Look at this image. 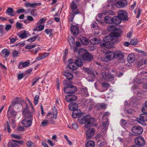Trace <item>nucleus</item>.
Instances as JSON below:
<instances>
[{"label":"nucleus","mask_w":147,"mask_h":147,"mask_svg":"<svg viewBox=\"0 0 147 147\" xmlns=\"http://www.w3.org/2000/svg\"><path fill=\"white\" fill-rule=\"evenodd\" d=\"M120 36L119 33L117 32H115L110 35H108L105 36L103 38V40L105 42L101 43L100 44V47L102 49H104L105 48H111L113 47V43H108L113 39L115 37H118Z\"/></svg>","instance_id":"obj_1"},{"label":"nucleus","mask_w":147,"mask_h":147,"mask_svg":"<svg viewBox=\"0 0 147 147\" xmlns=\"http://www.w3.org/2000/svg\"><path fill=\"white\" fill-rule=\"evenodd\" d=\"M78 122L80 124L85 123L84 127L86 129L91 126H97V124L94 123L95 120L93 117H90L88 116L80 117L78 119Z\"/></svg>","instance_id":"obj_2"},{"label":"nucleus","mask_w":147,"mask_h":147,"mask_svg":"<svg viewBox=\"0 0 147 147\" xmlns=\"http://www.w3.org/2000/svg\"><path fill=\"white\" fill-rule=\"evenodd\" d=\"M23 114L25 117L22 122L23 125L26 127L30 126L33 120L32 113L28 111L27 108H26L24 110Z\"/></svg>","instance_id":"obj_3"},{"label":"nucleus","mask_w":147,"mask_h":147,"mask_svg":"<svg viewBox=\"0 0 147 147\" xmlns=\"http://www.w3.org/2000/svg\"><path fill=\"white\" fill-rule=\"evenodd\" d=\"M101 52L102 53L106 54L107 55L101 58V60L104 61L108 62L115 58V53L113 52L108 51L107 49H101Z\"/></svg>","instance_id":"obj_4"},{"label":"nucleus","mask_w":147,"mask_h":147,"mask_svg":"<svg viewBox=\"0 0 147 147\" xmlns=\"http://www.w3.org/2000/svg\"><path fill=\"white\" fill-rule=\"evenodd\" d=\"M70 7L72 11L69 16L68 20L69 22L73 23V20L76 14L79 13V12L77 8V5L74 1L71 3Z\"/></svg>","instance_id":"obj_5"},{"label":"nucleus","mask_w":147,"mask_h":147,"mask_svg":"<svg viewBox=\"0 0 147 147\" xmlns=\"http://www.w3.org/2000/svg\"><path fill=\"white\" fill-rule=\"evenodd\" d=\"M85 50L83 49H80L78 53L80 55H82V59L85 61H90L93 58L92 55L88 52H85Z\"/></svg>","instance_id":"obj_6"},{"label":"nucleus","mask_w":147,"mask_h":147,"mask_svg":"<svg viewBox=\"0 0 147 147\" xmlns=\"http://www.w3.org/2000/svg\"><path fill=\"white\" fill-rule=\"evenodd\" d=\"M75 61V62H71L69 63L68 64L69 69L72 70L78 69L79 67L81 66L82 64L81 59L78 57L76 58Z\"/></svg>","instance_id":"obj_7"},{"label":"nucleus","mask_w":147,"mask_h":147,"mask_svg":"<svg viewBox=\"0 0 147 147\" xmlns=\"http://www.w3.org/2000/svg\"><path fill=\"white\" fill-rule=\"evenodd\" d=\"M66 81H63V83L65 85H66L67 86L64 88V91L65 92L67 93H74L77 91V88L76 87L72 85H67L66 83L65 82Z\"/></svg>","instance_id":"obj_8"},{"label":"nucleus","mask_w":147,"mask_h":147,"mask_svg":"<svg viewBox=\"0 0 147 147\" xmlns=\"http://www.w3.org/2000/svg\"><path fill=\"white\" fill-rule=\"evenodd\" d=\"M21 101L23 102L22 103V105L23 107H25V108H27V105L26 102L23 101L21 99H19L18 98H16L15 100L9 106V107L13 108V107L16 105L20 103L19 102Z\"/></svg>","instance_id":"obj_9"},{"label":"nucleus","mask_w":147,"mask_h":147,"mask_svg":"<svg viewBox=\"0 0 147 147\" xmlns=\"http://www.w3.org/2000/svg\"><path fill=\"white\" fill-rule=\"evenodd\" d=\"M124 53L120 51H117L115 53V58L117 59L118 62L123 63L124 61Z\"/></svg>","instance_id":"obj_10"},{"label":"nucleus","mask_w":147,"mask_h":147,"mask_svg":"<svg viewBox=\"0 0 147 147\" xmlns=\"http://www.w3.org/2000/svg\"><path fill=\"white\" fill-rule=\"evenodd\" d=\"M137 121L138 122L142 125H146L145 122L147 121V114L142 113L141 114L139 118L137 120Z\"/></svg>","instance_id":"obj_11"},{"label":"nucleus","mask_w":147,"mask_h":147,"mask_svg":"<svg viewBox=\"0 0 147 147\" xmlns=\"http://www.w3.org/2000/svg\"><path fill=\"white\" fill-rule=\"evenodd\" d=\"M131 131L135 135H138L142 133L143 129L141 127L136 126L132 128Z\"/></svg>","instance_id":"obj_12"},{"label":"nucleus","mask_w":147,"mask_h":147,"mask_svg":"<svg viewBox=\"0 0 147 147\" xmlns=\"http://www.w3.org/2000/svg\"><path fill=\"white\" fill-rule=\"evenodd\" d=\"M134 141L136 144L138 146H143L145 144L144 138L141 136L136 138L135 139Z\"/></svg>","instance_id":"obj_13"},{"label":"nucleus","mask_w":147,"mask_h":147,"mask_svg":"<svg viewBox=\"0 0 147 147\" xmlns=\"http://www.w3.org/2000/svg\"><path fill=\"white\" fill-rule=\"evenodd\" d=\"M118 15L121 20L127 21L128 20L127 13L124 11L121 10L118 11Z\"/></svg>","instance_id":"obj_14"},{"label":"nucleus","mask_w":147,"mask_h":147,"mask_svg":"<svg viewBox=\"0 0 147 147\" xmlns=\"http://www.w3.org/2000/svg\"><path fill=\"white\" fill-rule=\"evenodd\" d=\"M127 4V1L126 0H121L117 2L115 5L118 8H122L126 6Z\"/></svg>","instance_id":"obj_15"},{"label":"nucleus","mask_w":147,"mask_h":147,"mask_svg":"<svg viewBox=\"0 0 147 147\" xmlns=\"http://www.w3.org/2000/svg\"><path fill=\"white\" fill-rule=\"evenodd\" d=\"M17 115V112L12 109V108L9 107L7 111V116L8 119L11 117H15Z\"/></svg>","instance_id":"obj_16"},{"label":"nucleus","mask_w":147,"mask_h":147,"mask_svg":"<svg viewBox=\"0 0 147 147\" xmlns=\"http://www.w3.org/2000/svg\"><path fill=\"white\" fill-rule=\"evenodd\" d=\"M102 78L108 81L112 80L113 78V76L111 75L109 73L104 71L102 73Z\"/></svg>","instance_id":"obj_17"},{"label":"nucleus","mask_w":147,"mask_h":147,"mask_svg":"<svg viewBox=\"0 0 147 147\" xmlns=\"http://www.w3.org/2000/svg\"><path fill=\"white\" fill-rule=\"evenodd\" d=\"M94 132L95 130L93 128L87 130L86 132V138L87 139H91Z\"/></svg>","instance_id":"obj_18"},{"label":"nucleus","mask_w":147,"mask_h":147,"mask_svg":"<svg viewBox=\"0 0 147 147\" xmlns=\"http://www.w3.org/2000/svg\"><path fill=\"white\" fill-rule=\"evenodd\" d=\"M77 99V96L76 95L70 94L66 96L65 97L66 100L68 102H71L74 101Z\"/></svg>","instance_id":"obj_19"},{"label":"nucleus","mask_w":147,"mask_h":147,"mask_svg":"<svg viewBox=\"0 0 147 147\" xmlns=\"http://www.w3.org/2000/svg\"><path fill=\"white\" fill-rule=\"evenodd\" d=\"M70 110L72 111H75L78 108V105L75 102H72L68 106Z\"/></svg>","instance_id":"obj_20"},{"label":"nucleus","mask_w":147,"mask_h":147,"mask_svg":"<svg viewBox=\"0 0 147 147\" xmlns=\"http://www.w3.org/2000/svg\"><path fill=\"white\" fill-rule=\"evenodd\" d=\"M82 114V112L80 109H78L73 112L72 113V116L73 118H76L79 117Z\"/></svg>","instance_id":"obj_21"},{"label":"nucleus","mask_w":147,"mask_h":147,"mask_svg":"<svg viewBox=\"0 0 147 147\" xmlns=\"http://www.w3.org/2000/svg\"><path fill=\"white\" fill-rule=\"evenodd\" d=\"M127 59L129 63H132L136 59L135 56L134 54H129L127 57Z\"/></svg>","instance_id":"obj_22"},{"label":"nucleus","mask_w":147,"mask_h":147,"mask_svg":"<svg viewBox=\"0 0 147 147\" xmlns=\"http://www.w3.org/2000/svg\"><path fill=\"white\" fill-rule=\"evenodd\" d=\"M70 30L74 35L76 36L78 34L79 27L76 26H72L70 28Z\"/></svg>","instance_id":"obj_23"},{"label":"nucleus","mask_w":147,"mask_h":147,"mask_svg":"<svg viewBox=\"0 0 147 147\" xmlns=\"http://www.w3.org/2000/svg\"><path fill=\"white\" fill-rule=\"evenodd\" d=\"M112 24L114 23L116 24H118L121 22L122 20L117 16H114L113 18Z\"/></svg>","instance_id":"obj_24"},{"label":"nucleus","mask_w":147,"mask_h":147,"mask_svg":"<svg viewBox=\"0 0 147 147\" xmlns=\"http://www.w3.org/2000/svg\"><path fill=\"white\" fill-rule=\"evenodd\" d=\"M30 64V62L27 61H25L24 62H20L19 64L18 68L19 69H22L23 68L28 66Z\"/></svg>","instance_id":"obj_25"},{"label":"nucleus","mask_w":147,"mask_h":147,"mask_svg":"<svg viewBox=\"0 0 147 147\" xmlns=\"http://www.w3.org/2000/svg\"><path fill=\"white\" fill-rule=\"evenodd\" d=\"M107 105L103 103L97 104L95 106L96 109L98 110L105 109Z\"/></svg>","instance_id":"obj_26"},{"label":"nucleus","mask_w":147,"mask_h":147,"mask_svg":"<svg viewBox=\"0 0 147 147\" xmlns=\"http://www.w3.org/2000/svg\"><path fill=\"white\" fill-rule=\"evenodd\" d=\"M113 18L109 16H106L104 18V22L106 23L112 24Z\"/></svg>","instance_id":"obj_27"},{"label":"nucleus","mask_w":147,"mask_h":147,"mask_svg":"<svg viewBox=\"0 0 147 147\" xmlns=\"http://www.w3.org/2000/svg\"><path fill=\"white\" fill-rule=\"evenodd\" d=\"M63 75L68 80H72L73 77V75L71 73L67 72H64Z\"/></svg>","instance_id":"obj_28"},{"label":"nucleus","mask_w":147,"mask_h":147,"mask_svg":"<svg viewBox=\"0 0 147 147\" xmlns=\"http://www.w3.org/2000/svg\"><path fill=\"white\" fill-rule=\"evenodd\" d=\"M2 55L5 58H7L9 55L10 53L7 49H4L1 51Z\"/></svg>","instance_id":"obj_29"},{"label":"nucleus","mask_w":147,"mask_h":147,"mask_svg":"<svg viewBox=\"0 0 147 147\" xmlns=\"http://www.w3.org/2000/svg\"><path fill=\"white\" fill-rule=\"evenodd\" d=\"M14 10L11 8H8L6 10V13H7L8 15L11 16H14L15 14L14 13Z\"/></svg>","instance_id":"obj_30"},{"label":"nucleus","mask_w":147,"mask_h":147,"mask_svg":"<svg viewBox=\"0 0 147 147\" xmlns=\"http://www.w3.org/2000/svg\"><path fill=\"white\" fill-rule=\"evenodd\" d=\"M80 40L83 45H88V40L86 38L82 37L80 38Z\"/></svg>","instance_id":"obj_31"},{"label":"nucleus","mask_w":147,"mask_h":147,"mask_svg":"<svg viewBox=\"0 0 147 147\" xmlns=\"http://www.w3.org/2000/svg\"><path fill=\"white\" fill-rule=\"evenodd\" d=\"M108 125V121L107 120L105 121V122H103L102 123V125L101 126L102 130H104L106 131V130L107 129Z\"/></svg>","instance_id":"obj_32"},{"label":"nucleus","mask_w":147,"mask_h":147,"mask_svg":"<svg viewBox=\"0 0 147 147\" xmlns=\"http://www.w3.org/2000/svg\"><path fill=\"white\" fill-rule=\"evenodd\" d=\"M100 42V40L99 38H96L92 39L90 40V42L93 45L97 44Z\"/></svg>","instance_id":"obj_33"},{"label":"nucleus","mask_w":147,"mask_h":147,"mask_svg":"<svg viewBox=\"0 0 147 147\" xmlns=\"http://www.w3.org/2000/svg\"><path fill=\"white\" fill-rule=\"evenodd\" d=\"M68 41L69 43V44L72 47L74 45L75 43V40L74 38L72 36H69L68 38Z\"/></svg>","instance_id":"obj_34"},{"label":"nucleus","mask_w":147,"mask_h":147,"mask_svg":"<svg viewBox=\"0 0 147 147\" xmlns=\"http://www.w3.org/2000/svg\"><path fill=\"white\" fill-rule=\"evenodd\" d=\"M94 142L91 140L88 141L86 144V147H94Z\"/></svg>","instance_id":"obj_35"},{"label":"nucleus","mask_w":147,"mask_h":147,"mask_svg":"<svg viewBox=\"0 0 147 147\" xmlns=\"http://www.w3.org/2000/svg\"><path fill=\"white\" fill-rule=\"evenodd\" d=\"M28 34V33H27L26 31H24L21 33L19 35V36L20 38L23 39L27 37Z\"/></svg>","instance_id":"obj_36"},{"label":"nucleus","mask_w":147,"mask_h":147,"mask_svg":"<svg viewBox=\"0 0 147 147\" xmlns=\"http://www.w3.org/2000/svg\"><path fill=\"white\" fill-rule=\"evenodd\" d=\"M107 29L108 30L113 32L116 30V28L113 25L109 26L107 27Z\"/></svg>","instance_id":"obj_37"},{"label":"nucleus","mask_w":147,"mask_h":147,"mask_svg":"<svg viewBox=\"0 0 147 147\" xmlns=\"http://www.w3.org/2000/svg\"><path fill=\"white\" fill-rule=\"evenodd\" d=\"M30 13L31 15L33 17L36 16L38 15L37 11L36 9H32Z\"/></svg>","instance_id":"obj_38"},{"label":"nucleus","mask_w":147,"mask_h":147,"mask_svg":"<svg viewBox=\"0 0 147 147\" xmlns=\"http://www.w3.org/2000/svg\"><path fill=\"white\" fill-rule=\"evenodd\" d=\"M81 91L85 94V95L87 96L88 94V92L87 91V88L86 87H84L81 88Z\"/></svg>","instance_id":"obj_39"},{"label":"nucleus","mask_w":147,"mask_h":147,"mask_svg":"<svg viewBox=\"0 0 147 147\" xmlns=\"http://www.w3.org/2000/svg\"><path fill=\"white\" fill-rule=\"evenodd\" d=\"M53 117L56 119L57 118V111L56 108H54L53 111Z\"/></svg>","instance_id":"obj_40"},{"label":"nucleus","mask_w":147,"mask_h":147,"mask_svg":"<svg viewBox=\"0 0 147 147\" xmlns=\"http://www.w3.org/2000/svg\"><path fill=\"white\" fill-rule=\"evenodd\" d=\"M26 144L28 147H34L35 145L31 141H28L27 142Z\"/></svg>","instance_id":"obj_41"},{"label":"nucleus","mask_w":147,"mask_h":147,"mask_svg":"<svg viewBox=\"0 0 147 147\" xmlns=\"http://www.w3.org/2000/svg\"><path fill=\"white\" fill-rule=\"evenodd\" d=\"M38 35H36L32 38L28 39L27 40V41L30 42H34L35 40L36 39L38 38Z\"/></svg>","instance_id":"obj_42"},{"label":"nucleus","mask_w":147,"mask_h":147,"mask_svg":"<svg viewBox=\"0 0 147 147\" xmlns=\"http://www.w3.org/2000/svg\"><path fill=\"white\" fill-rule=\"evenodd\" d=\"M18 144L14 142H9L8 144V147H18Z\"/></svg>","instance_id":"obj_43"},{"label":"nucleus","mask_w":147,"mask_h":147,"mask_svg":"<svg viewBox=\"0 0 147 147\" xmlns=\"http://www.w3.org/2000/svg\"><path fill=\"white\" fill-rule=\"evenodd\" d=\"M52 29L48 28L45 30V32L47 34L49 35L50 36H51L52 33Z\"/></svg>","instance_id":"obj_44"},{"label":"nucleus","mask_w":147,"mask_h":147,"mask_svg":"<svg viewBox=\"0 0 147 147\" xmlns=\"http://www.w3.org/2000/svg\"><path fill=\"white\" fill-rule=\"evenodd\" d=\"M106 133V131L102 130L100 134L97 135L96 137L97 138H99L101 137H102L105 135Z\"/></svg>","instance_id":"obj_45"},{"label":"nucleus","mask_w":147,"mask_h":147,"mask_svg":"<svg viewBox=\"0 0 147 147\" xmlns=\"http://www.w3.org/2000/svg\"><path fill=\"white\" fill-rule=\"evenodd\" d=\"M12 53V55L13 57H18L20 53L18 51L16 50L13 51Z\"/></svg>","instance_id":"obj_46"},{"label":"nucleus","mask_w":147,"mask_h":147,"mask_svg":"<svg viewBox=\"0 0 147 147\" xmlns=\"http://www.w3.org/2000/svg\"><path fill=\"white\" fill-rule=\"evenodd\" d=\"M102 87L103 88H105L106 90L109 87V84L106 82H104L102 83Z\"/></svg>","instance_id":"obj_47"},{"label":"nucleus","mask_w":147,"mask_h":147,"mask_svg":"<svg viewBox=\"0 0 147 147\" xmlns=\"http://www.w3.org/2000/svg\"><path fill=\"white\" fill-rule=\"evenodd\" d=\"M49 121L47 120H45L42 122L41 125L43 127H45L48 125Z\"/></svg>","instance_id":"obj_48"},{"label":"nucleus","mask_w":147,"mask_h":147,"mask_svg":"<svg viewBox=\"0 0 147 147\" xmlns=\"http://www.w3.org/2000/svg\"><path fill=\"white\" fill-rule=\"evenodd\" d=\"M41 3H36L34 2L32 3V8H35L37 6H40Z\"/></svg>","instance_id":"obj_49"},{"label":"nucleus","mask_w":147,"mask_h":147,"mask_svg":"<svg viewBox=\"0 0 147 147\" xmlns=\"http://www.w3.org/2000/svg\"><path fill=\"white\" fill-rule=\"evenodd\" d=\"M47 20L46 18H41L39 20V21L37 23V24H40L44 23Z\"/></svg>","instance_id":"obj_50"},{"label":"nucleus","mask_w":147,"mask_h":147,"mask_svg":"<svg viewBox=\"0 0 147 147\" xmlns=\"http://www.w3.org/2000/svg\"><path fill=\"white\" fill-rule=\"evenodd\" d=\"M39 96L38 95H36L34 98V103L35 105H36L38 103Z\"/></svg>","instance_id":"obj_51"},{"label":"nucleus","mask_w":147,"mask_h":147,"mask_svg":"<svg viewBox=\"0 0 147 147\" xmlns=\"http://www.w3.org/2000/svg\"><path fill=\"white\" fill-rule=\"evenodd\" d=\"M107 145V142L106 140H104L101 142L100 144V147H103L104 146H106Z\"/></svg>","instance_id":"obj_52"},{"label":"nucleus","mask_w":147,"mask_h":147,"mask_svg":"<svg viewBox=\"0 0 147 147\" xmlns=\"http://www.w3.org/2000/svg\"><path fill=\"white\" fill-rule=\"evenodd\" d=\"M142 111L143 113L147 114V107L145 106L143 107L142 109Z\"/></svg>","instance_id":"obj_53"},{"label":"nucleus","mask_w":147,"mask_h":147,"mask_svg":"<svg viewBox=\"0 0 147 147\" xmlns=\"http://www.w3.org/2000/svg\"><path fill=\"white\" fill-rule=\"evenodd\" d=\"M7 127H5V129H6V128H7V129L8 132L9 133H10L11 132L10 130V127L9 123L8 121L7 122Z\"/></svg>","instance_id":"obj_54"},{"label":"nucleus","mask_w":147,"mask_h":147,"mask_svg":"<svg viewBox=\"0 0 147 147\" xmlns=\"http://www.w3.org/2000/svg\"><path fill=\"white\" fill-rule=\"evenodd\" d=\"M11 25L8 24L5 26V30L8 32L11 28Z\"/></svg>","instance_id":"obj_55"},{"label":"nucleus","mask_w":147,"mask_h":147,"mask_svg":"<svg viewBox=\"0 0 147 147\" xmlns=\"http://www.w3.org/2000/svg\"><path fill=\"white\" fill-rule=\"evenodd\" d=\"M40 78H36L34 79L33 80V82L32 86H34Z\"/></svg>","instance_id":"obj_56"},{"label":"nucleus","mask_w":147,"mask_h":147,"mask_svg":"<svg viewBox=\"0 0 147 147\" xmlns=\"http://www.w3.org/2000/svg\"><path fill=\"white\" fill-rule=\"evenodd\" d=\"M25 12V9L23 8H22L20 9L17 11V13H24Z\"/></svg>","instance_id":"obj_57"},{"label":"nucleus","mask_w":147,"mask_h":147,"mask_svg":"<svg viewBox=\"0 0 147 147\" xmlns=\"http://www.w3.org/2000/svg\"><path fill=\"white\" fill-rule=\"evenodd\" d=\"M27 20L29 21L33 22L34 21L33 18L31 16H28L27 17Z\"/></svg>","instance_id":"obj_58"},{"label":"nucleus","mask_w":147,"mask_h":147,"mask_svg":"<svg viewBox=\"0 0 147 147\" xmlns=\"http://www.w3.org/2000/svg\"><path fill=\"white\" fill-rule=\"evenodd\" d=\"M44 28V25H40L38 26V31H41L43 30Z\"/></svg>","instance_id":"obj_59"},{"label":"nucleus","mask_w":147,"mask_h":147,"mask_svg":"<svg viewBox=\"0 0 147 147\" xmlns=\"http://www.w3.org/2000/svg\"><path fill=\"white\" fill-rule=\"evenodd\" d=\"M49 54V53H44L41 54V56L42 57V58L44 59L47 56H48Z\"/></svg>","instance_id":"obj_60"},{"label":"nucleus","mask_w":147,"mask_h":147,"mask_svg":"<svg viewBox=\"0 0 147 147\" xmlns=\"http://www.w3.org/2000/svg\"><path fill=\"white\" fill-rule=\"evenodd\" d=\"M52 113L51 112L49 113L47 115V117L46 118L48 119L49 120L51 119L52 118Z\"/></svg>","instance_id":"obj_61"},{"label":"nucleus","mask_w":147,"mask_h":147,"mask_svg":"<svg viewBox=\"0 0 147 147\" xmlns=\"http://www.w3.org/2000/svg\"><path fill=\"white\" fill-rule=\"evenodd\" d=\"M137 43V41L136 40H131L130 42V43L132 45H135Z\"/></svg>","instance_id":"obj_62"},{"label":"nucleus","mask_w":147,"mask_h":147,"mask_svg":"<svg viewBox=\"0 0 147 147\" xmlns=\"http://www.w3.org/2000/svg\"><path fill=\"white\" fill-rule=\"evenodd\" d=\"M72 127L73 129L75 130L77 129L78 128V125L76 123L73 124L72 125Z\"/></svg>","instance_id":"obj_63"},{"label":"nucleus","mask_w":147,"mask_h":147,"mask_svg":"<svg viewBox=\"0 0 147 147\" xmlns=\"http://www.w3.org/2000/svg\"><path fill=\"white\" fill-rule=\"evenodd\" d=\"M16 27L18 28H22V24L18 22H17L16 24Z\"/></svg>","instance_id":"obj_64"}]
</instances>
